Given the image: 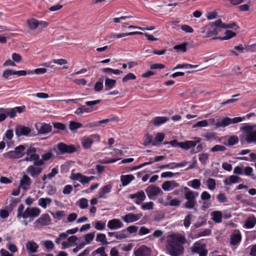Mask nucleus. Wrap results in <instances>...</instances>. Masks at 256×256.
<instances>
[{
  "label": "nucleus",
  "instance_id": "58836bf2",
  "mask_svg": "<svg viewBox=\"0 0 256 256\" xmlns=\"http://www.w3.org/2000/svg\"><path fill=\"white\" fill-rule=\"evenodd\" d=\"M214 22L211 24V28L212 30H208L207 32V37H211L213 36H216L218 34L219 32L218 28H220L216 27V26H212Z\"/></svg>",
  "mask_w": 256,
  "mask_h": 256
},
{
  "label": "nucleus",
  "instance_id": "a19ab883",
  "mask_svg": "<svg viewBox=\"0 0 256 256\" xmlns=\"http://www.w3.org/2000/svg\"><path fill=\"white\" fill-rule=\"evenodd\" d=\"M206 184L209 190H213L216 188V182L215 180L212 178H209L207 180Z\"/></svg>",
  "mask_w": 256,
  "mask_h": 256
},
{
  "label": "nucleus",
  "instance_id": "49530a36",
  "mask_svg": "<svg viewBox=\"0 0 256 256\" xmlns=\"http://www.w3.org/2000/svg\"><path fill=\"white\" fill-rule=\"evenodd\" d=\"M96 241L101 242L102 244H108V242L106 241V236L104 234H97Z\"/></svg>",
  "mask_w": 256,
  "mask_h": 256
},
{
  "label": "nucleus",
  "instance_id": "4d7b16f0",
  "mask_svg": "<svg viewBox=\"0 0 256 256\" xmlns=\"http://www.w3.org/2000/svg\"><path fill=\"white\" fill-rule=\"evenodd\" d=\"M190 182H191V186L194 189L199 188L201 184L200 180L198 179H194Z\"/></svg>",
  "mask_w": 256,
  "mask_h": 256
},
{
  "label": "nucleus",
  "instance_id": "bb28decb",
  "mask_svg": "<svg viewBox=\"0 0 256 256\" xmlns=\"http://www.w3.org/2000/svg\"><path fill=\"white\" fill-rule=\"evenodd\" d=\"M55 151V148L50 149L48 152L42 155V159H40V160L42 161L44 164V161L50 160L54 156V152Z\"/></svg>",
  "mask_w": 256,
  "mask_h": 256
},
{
  "label": "nucleus",
  "instance_id": "cd10ccee",
  "mask_svg": "<svg viewBox=\"0 0 256 256\" xmlns=\"http://www.w3.org/2000/svg\"><path fill=\"white\" fill-rule=\"evenodd\" d=\"M150 144L152 146H156V142L154 141L152 135L146 133L144 137V145L146 146Z\"/></svg>",
  "mask_w": 256,
  "mask_h": 256
},
{
  "label": "nucleus",
  "instance_id": "0eeeda50",
  "mask_svg": "<svg viewBox=\"0 0 256 256\" xmlns=\"http://www.w3.org/2000/svg\"><path fill=\"white\" fill-rule=\"evenodd\" d=\"M26 154V147L24 145H20L14 148V150H11L4 154L5 158H20Z\"/></svg>",
  "mask_w": 256,
  "mask_h": 256
},
{
  "label": "nucleus",
  "instance_id": "423d86ee",
  "mask_svg": "<svg viewBox=\"0 0 256 256\" xmlns=\"http://www.w3.org/2000/svg\"><path fill=\"white\" fill-rule=\"evenodd\" d=\"M200 138L196 137L194 140H188L184 142H178L176 140L170 142L169 143L174 147L178 146L184 150H188L190 148L194 147L197 144L200 142Z\"/></svg>",
  "mask_w": 256,
  "mask_h": 256
},
{
  "label": "nucleus",
  "instance_id": "c03bdc74",
  "mask_svg": "<svg viewBox=\"0 0 256 256\" xmlns=\"http://www.w3.org/2000/svg\"><path fill=\"white\" fill-rule=\"evenodd\" d=\"M0 110L4 112L6 114L7 116H10V118H14L16 116V112L14 110V108H10V109H0Z\"/></svg>",
  "mask_w": 256,
  "mask_h": 256
},
{
  "label": "nucleus",
  "instance_id": "7ed1b4c3",
  "mask_svg": "<svg viewBox=\"0 0 256 256\" xmlns=\"http://www.w3.org/2000/svg\"><path fill=\"white\" fill-rule=\"evenodd\" d=\"M184 196L186 200L184 204V207L188 209L194 208L196 204V198L198 196V193L191 190L187 187L184 188Z\"/></svg>",
  "mask_w": 256,
  "mask_h": 256
},
{
  "label": "nucleus",
  "instance_id": "72a5a7b5",
  "mask_svg": "<svg viewBox=\"0 0 256 256\" xmlns=\"http://www.w3.org/2000/svg\"><path fill=\"white\" fill-rule=\"evenodd\" d=\"M212 220L216 222L219 223L222 222V212L220 211H214L211 214Z\"/></svg>",
  "mask_w": 256,
  "mask_h": 256
},
{
  "label": "nucleus",
  "instance_id": "e2e57ef3",
  "mask_svg": "<svg viewBox=\"0 0 256 256\" xmlns=\"http://www.w3.org/2000/svg\"><path fill=\"white\" fill-rule=\"evenodd\" d=\"M180 28L182 30L188 33H192L194 32L193 28L190 26L186 24L181 26Z\"/></svg>",
  "mask_w": 256,
  "mask_h": 256
},
{
  "label": "nucleus",
  "instance_id": "473e14b6",
  "mask_svg": "<svg viewBox=\"0 0 256 256\" xmlns=\"http://www.w3.org/2000/svg\"><path fill=\"white\" fill-rule=\"evenodd\" d=\"M52 200L50 198H40L38 200V204L42 208H46L48 205L51 204Z\"/></svg>",
  "mask_w": 256,
  "mask_h": 256
},
{
  "label": "nucleus",
  "instance_id": "1a4fd4ad",
  "mask_svg": "<svg viewBox=\"0 0 256 256\" xmlns=\"http://www.w3.org/2000/svg\"><path fill=\"white\" fill-rule=\"evenodd\" d=\"M244 118L236 117L233 118H230L228 117H226L222 118L220 122H218L216 124V128L226 127L231 124L240 122L242 121Z\"/></svg>",
  "mask_w": 256,
  "mask_h": 256
},
{
  "label": "nucleus",
  "instance_id": "4468645a",
  "mask_svg": "<svg viewBox=\"0 0 256 256\" xmlns=\"http://www.w3.org/2000/svg\"><path fill=\"white\" fill-rule=\"evenodd\" d=\"M32 182V181L29 176L24 174L20 180L19 188L26 190L30 188Z\"/></svg>",
  "mask_w": 256,
  "mask_h": 256
},
{
  "label": "nucleus",
  "instance_id": "6e6d98bb",
  "mask_svg": "<svg viewBox=\"0 0 256 256\" xmlns=\"http://www.w3.org/2000/svg\"><path fill=\"white\" fill-rule=\"evenodd\" d=\"M226 150V148L222 145H216L211 148L212 152H224Z\"/></svg>",
  "mask_w": 256,
  "mask_h": 256
},
{
  "label": "nucleus",
  "instance_id": "e433bc0d",
  "mask_svg": "<svg viewBox=\"0 0 256 256\" xmlns=\"http://www.w3.org/2000/svg\"><path fill=\"white\" fill-rule=\"evenodd\" d=\"M82 124L74 121H70L69 124L70 130L73 132H76V130L82 128Z\"/></svg>",
  "mask_w": 256,
  "mask_h": 256
},
{
  "label": "nucleus",
  "instance_id": "338daca9",
  "mask_svg": "<svg viewBox=\"0 0 256 256\" xmlns=\"http://www.w3.org/2000/svg\"><path fill=\"white\" fill-rule=\"evenodd\" d=\"M48 24H49L47 22L44 20H38V28L40 30H42L43 28H46Z\"/></svg>",
  "mask_w": 256,
  "mask_h": 256
},
{
  "label": "nucleus",
  "instance_id": "dca6fc26",
  "mask_svg": "<svg viewBox=\"0 0 256 256\" xmlns=\"http://www.w3.org/2000/svg\"><path fill=\"white\" fill-rule=\"evenodd\" d=\"M58 148L62 154L65 153H72L76 150V148L72 145H66L61 142L58 144Z\"/></svg>",
  "mask_w": 256,
  "mask_h": 256
},
{
  "label": "nucleus",
  "instance_id": "393cba45",
  "mask_svg": "<svg viewBox=\"0 0 256 256\" xmlns=\"http://www.w3.org/2000/svg\"><path fill=\"white\" fill-rule=\"evenodd\" d=\"M26 24L31 30H34L38 28V20L35 18H30L26 20Z\"/></svg>",
  "mask_w": 256,
  "mask_h": 256
},
{
  "label": "nucleus",
  "instance_id": "20e7f679",
  "mask_svg": "<svg viewBox=\"0 0 256 256\" xmlns=\"http://www.w3.org/2000/svg\"><path fill=\"white\" fill-rule=\"evenodd\" d=\"M36 148L34 146H30L27 149L26 148V156L20 161L34 162V164L36 165H44L42 160H40V156L36 153Z\"/></svg>",
  "mask_w": 256,
  "mask_h": 256
},
{
  "label": "nucleus",
  "instance_id": "39448f33",
  "mask_svg": "<svg viewBox=\"0 0 256 256\" xmlns=\"http://www.w3.org/2000/svg\"><path fill=\"white\" fill-rule=\"evenodd\" d=\"M240 130L244 131L245 140L248 143H256V124L244 126Z\"/></svg>",
  "mask_w": 256,
  "mask_h": 256
},
{
  "label": "nucleus",
  "instance_id": "2f4dec72",
  "mask_svg": "<svg viewBox=\"0 0 256 256\" xmlns=\"http://www.w3.org/2000/svg\"><path fill=\"white\" fill-rule=\"evenodd\" d=\"M112 188L110 184H108L103 186L98 192V196L101 198H104L106 194L110 192Z\"/></svg>",
  "mask_w": 256,
  "mask_h": 256
},
{
  "label": "nucleus",
  "instance_id": "774afa93",
  "mask_svg": "<svg viewBox=\"0 0 256 256\" xmlns=\"http://www.w3.org/2000/svg\"><path fill=\"white\" fill-rule=\"evenodd\" d=\"M12 60L16 62H20L22 60V56L17 53H14L12 54Z\"/></svg>",
  "mask_w": 256,
  "mask_h": 256
},
{
  "label": "nucleus",
  "instance_id": "a211bd4d",
  "mask_svg": "<svg viewBox=\"0 0 256 256\" xmlns=\"http://www.w3.org/2000/svg\"><path fill=\"white\" fill-rule=\"evenodd\" d=\"M142 216V213L137 214L130 213L124 216L122 219L127 223L136 222L139 220Z\"/></svg>",
  "mask_w": 256,
  "mask_h": 256
},
{
  "label": "nucleus",
  "instance_id": "0e129e2a",
  "mask_svg": "<svg viewBox=\"0 0 256 256\" xmlns=\"http://www.w3.org/2000/svg\"><path fill=\"white\" fill-rule=\"evenodd\" d=\"M43 244L47 249L52 250L54 248V244L51 240H46L44 242Z\"/></svg>",
  "mask_w": 256,
  "mask_h": 256
},
{
  "label": "nucleus",
  "instance_id": "4be33fe9",
  "mask_svg": "<svg viewBox=\"0 0 256 256\" xmlns=\"http://www.w3.org/2000/svg\"><path fill=\"white\" fill-rule=\"evenodd\" d=\"M236 26V24L235 22H233L230 24H225L223 23L221 20L218 19L214 22L212 26H216L220 28L227 29V28H232L234 26Z\"/></svg>",
  "mask_w": 256,
  "mask_h": 256
},
{
  "label": "nucleus",
  "instance_id": "ea45409f",
  "mask_svg": "<svg viewBox=\"0 0 256 256\" xmlns=\"http://www.w3.org/2000/svg\"><path fill=\"white\" fill-rule=\"evenodd\" d=\"M14 75H16V70L12 69H6L3 72L2 76L5 79L8 80L10 76Z\"/></svg>",
  "mask_w": 256,
  "mask_h": 256
},
{
  "label": "nucleus",
  "instance_id": "5fc2aeb1",
  "mask_svg": "<svg viewBox=\"0 0 256 256\" xmlns=\"http://www.w3.org/2000/svg\"><path fill=\"white\" fill-rule=\"evenodd\" d=\"M136 78V76L132 73H128L122 79L123 82H126L129 80H134Z\"/></svg>",
  "mask_w": 256,
  "mask_h": 256
},
{
  "label": "nucleus",
  "instance_id": "603ef678",
  "mask_svg": "<svg viewBox=\"0 0 256 256\" xmlns=\"http://www.w3.org/2000/svg\"><path fill=\"white\" fill-rule=\"evenodd\" d=\"M164 138V134L163 133L158 132L156 134L154 141L156 142V146L162 142Z\"/></svg>",
  "mask_w": 256,
  "mask_h": 256
},
{
  "label": "nucleus",
  "instance_id": "ddd939ff",
  "mask_svg": "<svg viewBox=\"0 0 256 256\" xmlns=\"http://www.w3.org/2000/svg\"><path fill=\"white\" fill-rule=\"evenodd\" d=\"M146 192L148 197L150 199H154L160 193L162 194V192L158 187L153 185L147 187L146 189Z\"/></svg>",
  "mask_w": 256,
  "mask_h": 256
},
{
  "label": "nucleus",
  "instance_id": "a878e982",
  "mask_svg": "<svg viewBox=\"0 0 256 256\" xmlns=\"http://www.w3.org/2000/svg\"><path fill=\"white\" fill-rule=\"evenodd\" d=\"M134 179V176L132 174L122 175L120 176V180L123 186L128 185Z\"/></svg>",
  "mask_w": 256,
  "mask_h": 256
},
{
  "label": "nucleus",
  "instance_id": "4c0bfd02",
  "mask_svg": "<svg viewBox=\"0 0 256 256\" xmlns=\"http://www.w3.org/2000/svg\"><path fill=\"white\" fill-rule=\"evenodd\" d=\"M241 179L236 176H231L229 178V180H226L224 182L226 185H230L232 184L237 183L240 182Z\"/></svg>",
  "mask_w": 256,
  "mask_h": 256
},
{
  "label": "nucleus",
  "instance_id": "37998d69",
  "mask_svg": "<svg viewBox=\"0 0 256 256\" xmlns=\"http://www.w3.org/2000/svg\"><path fill=\"white\" fill-rule=\"evenodd\" d=\"M188 43L186 42H183L178 45H176L174 47V49L182 52H186V46Z\"/></svg>",
  "mask_w": 256,
  "mask_h": 256
},
{
  "label": "nucleus",
  "instance_id": "f257e3e1",
  "mask_svg": "<svg viewBox=\"0 0 256 256\" xmlns=\"http://www.w3.org/2000/svg\"><path fill=\"white\" fill-rule=\"evenodd\" d=\"M186 242L185 238L180 235L172 234L168 236L166 246V252L171 256H182Z\"/></svg>",
  "mask_w": 256,
  "mask_h": 256
},
{
  "label": "nucleus",
  "instance_id": "bf43d9fd",
  "mask_svg": "<svg viewBox=\"0 0 256 256\" xmlns=\"http://www.w3.org/2000/svg\"><path fill=\"white\" fill-rule=\"evenodd\" d=\"M238 136H231L228 140V144L229 145L232 146L238 143Z\"/></svg>",
  "mask_w": 256,
  "mask_h": 256
},
{
  "label": "nucleus",
  "instance_id": "680f3d73",
  "mask_svg": "<svg viewBox=\"0 0 256 256\" xmlns=\"http://www.w3.org/2000/svg\"><path fill=\"white\" fill-rule=\"evenodd\" d=\"M47 72V70L45 68H38L35 69L34 70H32V74H44L46 73Z\"/></svg>",
  "mask_w": 256,
  "mask_h": 256
},
{
  "label": "nucleus",
  "instance_id": "7c9ffc66",
  "mask_svg": "<svg viewBox=\"0 0 256 256\" xmlns=\"http://www.w3.org/2000/svg\"><path fill=\"white\" fill-rule=\"evenodd\" d=\"M244 48L242 44H239L237 46H234V48L230 50V53L236 56H238L240 54L243 52Z\"/></svg>",
  "mask_w": 256,
  "mask_h": 256
},
{
  "label": "nucleus",
  "instance_id": "c9c22d12",
  "mask_svg": "<svg viewBox=\"0 0 256 256\" xmlns=\"http://www.w3.org/2000/svg\"><path fill=\"white\" fill-rule=\"evenodd\" d=\"M241 240V234L239 232L233 234L230 238V243L232 245L238 244Z\"/></svg>",
  "mask_w": 256,
  "mask_h": 256
},
{
  "label": "nucleus",
  "instance_id": "69168bd1",
  "mask_svg": "<svg viewBox=\"0 0 256 256\" xmlns=\"http://www.w3.org/2000/svg\"><path fill=\"white\" fill-rule=\"evenodd\" d=\"M94 252L96 254H100V256H108L105 252V248L102 246L97 248Z\"/></svg>",
  "mask_w": 256,
  "mask_h": 256
},
{
  "label": "nucleus",
  "instance_id": "13d9d810",
  "mask_svg": "<svg viewBox=\"0 0 256 256\" xmlns=\"http://www.w3.org/2000/svg\"><path fill=\"white\" fill-rule=\"evenodd\" d=\"M95 232H90L84 236V240L86 242L90 243L92 242L94 237Z\"/></svg>",
  "mask_w": 256,
  "mask_h": 256
},
{
  "label": "nucleus",
  "instance_id": "f8f14e48",
  "mask_svg": "<svg viewBox=\"0 0 256 256\" xmlns=\"http://www.w3.org/2000/svg\"><path fill=\"white\" fill-rule=\"evenodd\" d=\"M191 248L192 252L198 254L199 256H207L208 250L204 244L196 242Z\"/></svg>",
  "mask_w": 256,
  "mask_h": 256
},
{
  "label": "nucleus",
  "instance_id": "c756f323",
  "mask_svg": "<svg viewBox=\"0 0 256 256\" xmlns=\"http://www.w3.org/2000/svg\"><path fill=\"white\" fill-rule=\"evenodd\" d=\"M256 224V218L254 216L248 217L244 222V226L247 228H251L254 227Z\"/></svg>",
  "mask_w": 256,
  "mask_h": 256
},
{
  "label": "nucleus",
  "instance_id": "052dcab7",
  "mask_svg": "<svg viewBox=\"0 0 256 256\" xmlns=\"http://www.w3.org/2000/svg\"><path fill=\"white\" fill-rule=\"evenodd\" d=\"M208 126V122L206 120L199 121L193 126V128L196 127H205Z\"/></svg>",
  "mask_w": 256,
  "mask_h": 256
},
{
  "label": "nucleus",
  "instance_id": "de8ad7c7",
  "mask_svg": "<svg viewBox=\"0 0 256 256\" xmlns=\"http://www.w3.org/2000/svg\"><path fill=\"white\" fill-rule=\"evenodd\" d=\"M199 160L202 164H206L208 158V154L206 153H201L198 155Z\"/></svg>",
  "mask_w": 256,
  "mask_h": 256
},
{
  "label": "nucleus",
  "instance_id": "2eb2a0df",
  "mask_svg": "<svg viewBox=\"0 0 256 256\" xmlns=\"http://www.w3.org/2000/svg\"><path fill=\"white\" fill-rule=\"evenodd\" d=\"M35 126L38 133L40 134H46L50 132L52 129L50 125L45 123H36L35 124Z\"/></svg>",
  "mask_w": 256,
  "mask_h": 256
},
{
  "label": "nucleus",
  "instance_id": "c85d7f7f",
  "mask_svg": "<svg viewBox=\"0 0 256 256\" xmlns=\"http://www.w3.org/2000/svg\"><path fill=\"white\" fill-rule=\"evenodd\" d=\"M168 120V118L166 116H156L152 120V122L156 126H159L160 124L165 123Z\"/></svg>",
  "mask_w": 256,
  "mask_h": 256
},
{
  "label": "nucleus",
  "instance_id": "aec40b11",
  "mask_svg": "<svg viewBox=\"0 0 256 256\" xmlns=\"http://www.w3.org/2000/svg\"><path fill=\"white\" fill-rule=\"evenodd\" d=\"M179 186V184L175 180H168L164 182L162 186V188L165 191L172 190Z\"/></svg>",
  "mask_w": 256,
  "mask_h": 256
},
{
  "label": "nucleus",
  "instance_id": "b1692460",
  "mask_svg": "<svg viewBox=\"0 0 256 256\" xmlns=\"http://www.w3.org/2000/svg\"><path fill=\"white\" fill-rule=\"evenodd\" d=\"M122 226V224L118 219H112L108 223V227L110 230L117 229Z\"/></svg>",
  "mask_w": 256,
  "mask_h": 256
},
{
  "label": "nucleus",
  "instance_id": "a18cd8bd",
  "mask_svg": "<svg viewBox=\"0 0 256 256\" xmlns=\"http://www.w3.org/2000/svg\"><path fill=\"white\" fill-rule=\"evenodd\" d=\"M154 204L152 202H144L142 204L141 208L144 210H152L154 209Z\"/></svg>",
  "mask_w": 256,
  "mask_h": 256
},
{
  "label": "nucleus",
  "instance_id": "9d476101",
  "mask_svg": "<svg viewBox=\"0 0 256 256\" xmlns=\"http://www.w3.org/2000/svg\"><path fill=\"white\" fill-rule=\"evenodd\" d=\"M50 220V218L48 214H42L34 222V227L36 228H40L42 226L48 225Z\"/></svg>",
  "mask_w": 256,
  "mask_h": 256
},
{
  "label": "nucleus",
  "instance_id": "f704fd0d",
  "mask_svg": "<svg viewBox=\"0 0 256 256\" xmlns=\"http://www.w3.org/2000/svg\"><path fill=\"white\" fill-rule=\"evenodd\" d=\"M116 81L110 78H106L105 80V90H110L114 86Z\"/></svg>",
  "mask_w": 256,
  "mask_h": 256
},
{
  "label": "nucleus",
  "instance_id": "5701e85b",
  "mask_svg": "<svg viewBox=\"0 0 256 256\" xmlns=\"http://www.w3.org/2000/svg\"><path fill=\"white\" fill-rule=\"evenodd\" d=\"M26 246L29 254L36 252L38 248V245L34 241H28L26 244Z\"/></svg>",
  "mask_w": 256,
  "mask_h": 256
},
{
  "label": "nucleus",
  "instance_id": "412c9836",
  "mask_svg": "<svg viewBox=\"0 0 256 256\" xmlns=\"http://www.w3.org/2000/svg\"><path fill=\"white\" fill-rule=\"evenodd\" d=\"M134 254L135 256H150V250L146 246H142L136 250Z\"/></svg>",
  "mask_w": 256,
  "mask_h": 256
},
{
  "label": "nucleus",
  "instance_id": "79ce46f5",
  "mask_svg": "<svg viewBox=\"0 0 256 256\" xmlns=\"http://www.w3.org/2000/svg\"><path fill=\"white\" fill-rule=\"evenodd\" d=\"M236 36V33L230 30H227L225 32V36L220 38L221 40H228Z\"/></svg>",
  "mask_w": 256,
  "mask_h": 256
},
{
  "label": "nucleus",
  "instance_id": "09e8293b",
  "mask_svg": "<svg viewBox=\"0 0 256 256\" xmlns=\"http://www.w3.org/2000/svg\"><path fill=\"white\" fill-rule=\"evenodd\" d=\"M198 66L197 65H192L190 64H180L177 65L174 68L172 69L173 70L178 69V68H196Z\"/></svg>",
  "mask_w": 256,
  "mask_h": 256
},
{
  "label": "nucleus",
  "instance_id": "f03ea898",
  "mask_svg": "<svg viewBox=\"0 0 256 256\" xmlns=\"http://www.w3.org/2000/svg\"><path fill=\"white\" fill-rule=\"evenodd\" d=\"M24 206L22 204H20L19 206L17 214L18 218L22 217L24 219L28 218H34L38 216L40 213V208H38L28 207L24 211Z\"/></svg>",
  "mask_w": 256,
  "mask_h": 256
},
{
  "label": "nucleus",
  "instance_id": "3c124183",
  "mask_svg": "<svg viewBox=\"0 0 256 256\" xmlns=\"http://www.w3.org/2000/svg\"><path fill=\"white\" fill-rule=\"evenodd\" d=\"M142 34V32H128V33L118 34H117L116 36H117V38H121L124 37L126 36H132V35H134V34Z\"/></svg>",
  "mask_w": 256,
  "mask_h": 256
},
{
  "label": "nucleus",
  "instance_id": "864d4df0",
  "mask_svg": "<svg viewBox=\"0 0 256 256\" xmlns=\"http://www.w3.org/2000/svg\"><path fill=\"white\" fill-rule=\"evenodd\" d=\"M106 226V224L104 222L98 220L96 221L95 223V228L99 230H102L104 229Z\"/></svg>",
  "mask_w": 256,
  "mask_h": 256
},
{
  "label": "nucleus",
  "instance_id": "6ab92c4d",
  "mask_svg": "<svg viewBox=\"0 0 256 256\" xmlns=\"http://www.w3.org/2000/svg\"><path fill=\"white\" fill-rule=\"evenodd\" d=\"M129 197L131 199L136 198L135 203L137 204H140L146 198V194L142 190L134 194H130Z\"/></svg>",
  "mask_w": 256,
  "mask_h": 256
},
{
  "label": "nucleus",
  "instance_id": "8fccbe9b",
  "mask_svg": "<svg viewBox=\"0 0 256 256\" xmlns=\"http://www.w3.org/2000/svg\"><path fill=\"white\" fill-rule=\"evenodd\" d=\"M180 200H178L177 198H174V199L170 200L168 203V202L165 203L164 204V205L165 206H178L180 205Z\"/></svg>",
  "mask_w": 256,
  "mask_h": 256
},
{
  "label": "nucleus",
  "instance_id": "6e6552de",
  "mask_svg": "<svg viewBox=\"0 0 256 256\" xmlns=\"http://www.w3.org/2000/svg\"><path fill=\"white\" fill-rule=\"evenodd\" d=\"M100 136L98 134H94L90 136H84L81 140L82 146L86 150L90 149L94 141L99 142Z\"/></svg>",
  "mask_w": 256,
  "mask_h": 256
},
{
  "label": "nucleus",
  "instance_id": "9b49d317",
  "mask_svg": "<svg viewBox=\"0 0 256 256\" xmlns=\"http://www.w3.org/2000/svg\"><path fill=\"white\" fill-rule=\"evenodd\" d=\"M41 165H36L34 164L29 166L26 170V172L28 174H30L32 178H37L42 172V168L39 167Z\"/></svg>",
  "mask_w": 256,
  "mask_h": 256
},
{
  "label": "nucleus",
  "instance_id": "f3484780",
  "mask_svg": "<svg viewBox=\"0 0 256 256\" xmlns=\"http://www.w3.org/2000/svg\"><path fill=\"white\" fill-rule=\"evenodd\" d=\"M14 130L16 134L18 137L22 136H26L31 132V130L29 127L22 125L16 126Z\"/></svg>",
  "mask_w": 256,
  "mask_h": 256
}]
</instances>
